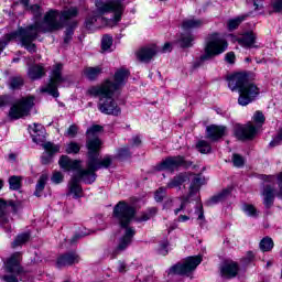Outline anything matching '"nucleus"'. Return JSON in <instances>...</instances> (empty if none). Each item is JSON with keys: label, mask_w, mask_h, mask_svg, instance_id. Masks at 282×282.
I'll list each match as a JSON object with an SVG mask.
<instances>
[{"label": "nucleus", "mask_w": 282, "mask_h": 282, "mask_svg": "<svg viewBox=\"0 0 282 282\" xmlns=\"http://www.w3.org/2000/svg\"><path fill=\"white\" fill-rule=\"evenodd\" d=\"M129 69L119 68L115 73L113 80L106 79L104 83L97 86H93L88 89L89 96L99 98L98 109L106 116H120L122 110L118 107V104L113 99L116 93L120 91L130 76Z\"/></svg>", "instance_id": "f257e3e1"}, {"label": "nucleus", "mask_w": 282, "mask_h": 282, "mask_svg": "<svg viewBox=\"0 0 282 282\" xmlns=\"http://www.w3.org/2000/svg\"><path fill=\"white\" fill-rule=\"evenodd\" d=\"M105 129L100 124L91 126L86 131V149L88 150V161H87V170L80 172V176L84 177L85 182L91 184V182H96V171H100V169H109L113 163V159L111 156L106 155L104 159L100 158V149H102V141L98 138L99 133H102Z\"/></svg>", "instance_id": "f03ea898"}, {"label": "nucleus", "mask_w": 282, "mask_h": 282, "mask_svg": "<svg viewBox=\"0 0 282 282\" xmlns=\"http://www.w3.org/2000/svg\"><path fill=\"white\" fill-rule=\"evenodd\" d=\"M112 217L117 219L120 228H124V234L119 239V243L112 252L113 259H116L120 252H124V250L131 246L133 237H135V229L133 227H129V224H131V221H133V217H135V207L124 200H121L113 207Z\"/></svg>", "instance_id": "7ed1b4c3"}, {"label": "nucleus", "mask_w": 282, "mask_h": 282, "mask_svg": "<svg viewBox=\"0 0 282 282\" xmlns=\"http://www.w3.org/2000/svg\"><path fill=\"white\" fill-rule=\"evenodd\" d=\"M96 10L89 13L85 20V28L87 30H93L94 25L98 19L105 21L107 23V19H105V14L112 13L113 14V23H120L122 21V14H124V0H95Z\"/></svg>", "instance_id": "20e7f679"}, {"label": "nucleus", "mask_w": 282, "mask_h": 282, "mask_svg": "<svg viewBox=\"0 0 282 282\" xmlns=\"http://www.w3.org/2000/svg\"><path fill=\"white\" fill-rule=\"evenodd\" d=\"M228 87L231 91H238V105L240 107H248L250 102L257 100V96L261 94L259 87L248 79V74L236 73L227 77Z\"/></svg>", "instance_id": "39448f33"}, {"label": "nucleus", "mask_w": 282, "mask_h": 282, "mask_svg": "<svg viewBox=\"0 0 282 282\" xmlns=\"http://www.w3.org/2000/svg\"><path fill=\"white\" fill-rule=\"evenodd\" d=\"M39 31L31 25L19 28L17 31L7 34L4 40L0 39V54L6 50L10 41L21 43L22 47H25L30 54H35L36 44H34V41L39 39Z\"/></svg>", "instance_id": "423d86ee"}, {"label": "nucleus", "mask_w": 282, "mask_h": 282, "mask_svg": "<svg viewBox=\"0 0 282 282\" xmlns=\"http://www.w3.org/2000/svg\"><path fill=\"white\" fill-rule=\"evenodd\" d=\"M58 164L61 169H64V171H77V174L73 176L70 178V182L68 183V195H73L75 199H79V197H83V187L80 186V180L85 184H94V182L87 183V181H85V177L80 175L83 171H87V169L80 170V164H83V161L72 160L69 156L63 155L61 156Z\"/></svg>", "instance_id": "0eeeda50"}, {"label": "nucleus", "mask_w": 282, "mask_h": 282, "mask_svg": "<svg viewBox=\"0 0 282 282\" xmlns=\"http://www.w3.org/2000/svg\"><path fill=\"white\" fill-rule=\"evenodd\" d=\"M228 50V42L224 37H219V34H210L206 39L204 52L205 54L200 56V61H210L215 56L224 54Z\"/></svg>", "instance_id": "6e6552de"}, {"label": "nucleus", "mask_w": 282, "mask_h": 282, "mask_svg": "<svg viewBox=\"0 0 282 282\" xmlns=\"http://www.w3.org/2000/svg\"><path fill=\"white\" fill-rule=\"evenodd\" d=\"M59 13L58 10L51 9L45 13L43 22H35L31 24V28L41 32H56L63 29V22L58 20Z\"/></svg>", "instance_id": "1a4fd4ad"}, {"label": "nucleus", "mask_w": 282, "mask_h": 282, "mask_svg": "<svg viewBox=\"0 0 282 282\" xmlns=\"http://www.w3.org/2000/svg\"><path fill=\"white\" fill-rule=\"evenodd\" d=\"M67 77H63V64H55L51 72L48 84L41 89L43 94H48L53 98H58V85L66 83Z\"/></svg>", "instance_id": "9d476101"}, {"label": "nucleus", "mask_w": 282, "mask_h": 282, "mask_svg": "<svg viewBox=\"0 0 282 282\" xmlns=\"http://www.w3.org/2000/svg\"><path fill=\"white\" fill-rule=\"evenodd\" d=\"M202 263V257H188L170 268L167 274H177L178 276H189L197 270V265Z\"/></svg>", "instance_id": "9b49d317"}, {"label": "nucleus", "mask_w": 282, "mask_h": 282, "mask_svg": "<svg viewBox=\"0 0 282 282\" xmlns=\"http://www.w3.org/2000/svg\"><path fill=\"white\" fill-rule=\"evenodd\" d=\"M32 107H34V97H23L15 101L10 108L9 117L11 118V120H19L21 118H25V116H30Z\"/></svg>", "instance_id": "f8f14e48"}, {"label": "nucleus", "mask_w": 282, "mask_h": 282, "mask_svg": "<svg viewBox=\"0 0 282 282\" xmlns=\"http://www.w3.org/2000/svg\"><path fill=\"white\" fill-rule=\"evenodd\" d=\"M180 166L191 169L193 162L186 161L182 155L169 156L156 166V171H171V173H173V171H177Z\"/></svg>", "instance_id": "ddd939ff"}, {"label": "nucleus", "mask_w": 282, "mask_h": 282, "mask_svg": "<svg viewBox=\"0 0 282 282\" xmlns=\"http://www.w3.org/2000/svg\"><path fill=\"white\" fill-rule=\"evenodd\" d=\"M257 131L259 128L252 122H248L247 124H236L234 133L238 140H252L257 135Z\"/></svg>", "instance_id": "4468645a"}, {"label": "nucleus", "mask_w": 282, "mask_h": 282, "mask_svg": "<svg viewBox=\"0 0 282 282\" xmlns=\"http://www.w3.org/2000/svg\"><path fill=\"white\" fill-rule=\"evenodd\" d=\"M21 252H14L10 258L4 262V270L9 274H23V267H21Z\"/></svg>", "instance_id": "2eb2a0df"}, {"label": "nucleus", "mask_w": 282, "mask_h": 282, "mask_svg": "<svg viewBox=\"0 0 282 282\" xmlns=\"http://www.w3.org/2000/svg\"><path fill=\"white\" fill-rule=\"evenodd\" d=\"M199 188H202V177L199 175H196L192 180L188 195L183 198V202H182L180 208H176L174 210L175 215H180V212L184 210V208L186 206V202H188V199H193V197H197V194L199 193Z\"/></svg>", "instance_id": "dca6fc26"}, {"label": "nucleus", "mask_w": 282, "mask_h": 282, "mask_svg": "<svg viewBox=\"0 0 282 282\" xmlns=\"http://www.w3.org/2000/svg\"><path fill=\"white\" fill-rule=\"evenodd\" d=\"M160 50L155 44H151L149 46L142 47L137 52V58L141 61V63H150V61L155 56Z\"/></svg>", "instance_id": "f3484780"}, {"label": "nucleus", "mask_w": 282, "mask_h": 282, "mask_svg": "<svg viewBox=\"0 0 282 282\" xmlns=\"http://www.w3.org/2000/svg\"><path fill=\"white\" fill-rule=\"evenodd\" d=\"M220 272L225 279H235V276L239 274V263L232 260H227L223 263Z\"/></svg>", "instance_id": "a211bd4d"}, {"label": "nucleus", "mask_w": 282, "mask_h": 282, "mask_svg": "<svg viewBox=\"0 0 282 282\" xmlns=\"http://www.w3.org/2000/svg\"><path fill=\"white\" fill-rule=\"evenodd\" d=\"M80 261L78 253L70 251L64 253L57 258L56 265L57 268H67L68 265H74Z\"/></svg>", "instance_id": "6ab92c4d"}, {"label": "nucleus", "mask_w": 282, "mask_h": 282, "mask_svg": "<svg viewBox=\"0 0 282 282\" xmlns=\"http://www.w3.org/2000/svg\"><path fill=\"white\" fill-rule=\"evenodd\" d=\"M263 205L267 209H270L271 206H274V197H276V189L274 185L267 184L262 191Z\"/></svg>", "instance_id": "aec40b11"}, {"label": "nucleus", "mask_w": 282, "mask_h": 282, "mask_svg": "<svg viewBox=\"0 0 282 282\" xmlns=\"http://www.w3.org/2000/svg\"><path fill=\"white\" fill-rule=\"evenodd\" d=\"M30 129L33 142L43 147V144H45V128L42 124L34 123L33 128L30 127Z\"/></svg>", "instance_id": "412c9836"}, {"label": "nucleus", "mask_w": 282, "mask_h": 282, "mask_svg": "<svg viewBox=\"0 0 282 282\" xmlns=\"http://www.w3.org/2000/svg\"><path fill=\"white\" fill-rule=\"evenodd\" d=\"M207 138L212 142H217V140L224 138L226 134V127L212 124L207 127Z\"/></svg>", "instance_id": "4be33fe9"}, {"label": "nucleus", "mask_w": 282, "mask_h": 282, "mask_svg": "<svg viewBox=\"0 0 282 282\" xmlns=\"http://www.w3.org/2000/svg\"><path fill=\"white\" fill-rule=\"evenodd\" d=\"M43 149L46 153L42 155L41 162L42 164H50L52 162V155H54V153H58L59 148L52 142H46L43 144Z\"/></svg>", "instance_id": "5701e85b"}, {"label": "nucleus", "mask_w": 282, "mask_h": 282, "mask_svg": "<svg viewBox=\"0 0 282 282\" xmlns=\"http://www.w3.org/2000/svg\"><path fill=\"white\" fill-rule=\"evenodd\" d=\"M230 193H232V188L227 187V188L223 189L220 193H218V194L214 195L212 198H209L206 202V205L215 206V204L226 202V199H228V197H230Z\"/></svg>", "instance_id": "b1692460"}, {"label": "nucleus", "mask_w": 282, "mask_h": 282, "mask_svg": "<svg viewBox=\"0 0 282 282\" xmlns=\"http://www.w3.org/2000/svg\"><path fill=\"white\" fill-rule=\"evenodd\" d=\"M28 76L31 80H39L45 76V67L43 65H33L29 67Z\"/></svg>", "instance_id": "393cba45"}, {"label": "nucleus", "mask_w": 282, "mask_h": 282, "mask_svg": "<svg viewBox=\"0 0 282 282\" xmlns=\"http://www.w3.org/2000/svg\"><path fill=\"white\" fill-rule=\"evenodd\" d=\"M83 74L88 80H96L100 74H102V67L95 66V67H86L83 70Z\"/></svg>", "instance_id": "a878e982"}, {"label": "nucleus", "mask_w": 282, "mask_h": 282, "mask_svg": "<svg viewBox=\"0 0 282 282\" xmlns=\"http://www.w3.org/2000/svg\"><path fill=\"white\" fill-rule=\"evenodd\" d=\"M47 180H50V176L47 175V173H43L36 185H35V192H34V196L35 197H41V193H43V191H45V184H47Z\"/></svg>", "instance_id": "bb28decb"}, {"label": "nucleus", "mask_w": 282, "mask_h": 282, "mask_svg": "<svg viewBox=\"0 0 282 282\" xmlns=\"http://www.w3.org/2000/svg\"><path fill=\"white\" fill-rule=\"evenodd\" d=\"M188 180L189 178L187 174H178L167 183L166 188H177V186H182V184H184L185 182H188Z\"/></svg>", "instance_id": "cd10ccee"}, {"label": "nucleus", "mask_w": 282, "mask_h": 282, "mask_svg": "<svg viewBox=\"0 0 282 282\" xmlns=\"http://www.w3.org/2000/svg\"><path fill=\"white\" fill-rule=\"evenodd\" d=\"M202 25H204V21L195 18L185 19L182 23L184 30H195V28H202Z\"/></svg>", "instance_id": "c85d7f7f"}, {"label": "nucleus", "mask_w": 282, "mask_h": 282, "mask_svg": "<svg viewBox=\"0 0 282 282\" xmlns=\"http://www.w3.org/2000/svg\"><path fill=\"white\" fill-rule=\"evenodd\" d=\"M254 41H257V36L253 33H247L238 40V43L242 47H254Z\"/></svg>", "instance_id": "c756f323"}, {"label": "nucleus", "mask_w": 282, "mask_h": 282, "mask_svg": "<svg viewBox=\"0 0 282 282\" xmlns=\"http://www.w3.org/2000/svg\"><path fill=\"white\" fill-rule=\"evenodd\" d=\"M76 17H78V8L72 7L68 10L62 11L61 21L62 23H67V21L76 19Z\"/></svg>", "instance_id": "7c9ffc66"}, {"label": "nucleus", "mask_w": 282, "mask_h": 282, "mask_svg": "<svg viewBox=\"0 0 282 282\" xmlns=\"http://www.w3.org/2000/svg\"><path fill=\"white\" fill-rule=\"evenodd\" d=\"M23 184V176H10L9 177V188L10 191H21Z\"/></svg>", "instance_id": "2f4dec72"}, {"label": "nucleus", "mask_w": 282, "mask_h": 282, "mask_svg": "<svg viewBox=\"0 0 282 282\" xmlns=\"http://www.w3.org/2000/svg\"><path fill=\"white\" fill-rule=\"evenodd\" d=\"M193 41L195 36L192 33H183L178 40L181 47H193Z\"/></svg>", "instance_id": "473e14b6"}, {"label": "nucleus", "mask_w": 282, "mask_h": 282, "mask_svg": "<svg viewBox=\"0 0 282 282\" xmlns=\"http://www.w3.org/2000/svg\"><path fill=\"white\" fill-rule=\"evenodd\" d=\"M259 248L262 252H271L272 248H274V240L267 236L261 239Z\"/></svg>", "instance_id": "72a5a7b5"}, {"label": "nucleus", "mask_w": 282, "mask_h": 282, "mask_svg": "<svg viewBox=\"0 0 282 282\" xmlns=\"http://www.w3.org/2000/svg\"><path fill=\"white\" fill-rule=\"evenodd\" d=\"M28 241H30V234L29 232L20 234L12 241L11 248H19V246H23V243H28Z\"/></svg>", "instance_id": "f704fd0d"}, {"label": "nucleus", "mask_w": 282, "mask_h": 282, "mask_svg": "<svg viewBox=\"0 0 282 282\" xmlns=\"http://www.w3.org/2000/svg\"><path fill=\"white\" fill-rule=\"evenodd\" d=\"M155 215H158V208H149L147 212H143L139 217H137V221H149V219H152V217H155Z\"/></svg>", "instance_id": "c9c22d12"}, {"label": "nucleus", "mask_w": 282, "mask_h": 282, "mask_svg": "<svg viewBox=\"0 0 282 282\" xmlns=\"http://www.w3.org/2000/svg\"><path fill=\"white\" fill-rule=\"evenodd\" d=\"M6 200L0 199V224L6 226L10 219L8 218V214L6 213Z\"/></svg>", "instance_id": "e433bc0d"}, {"label": "nucleus", "mask_w": 282, "mask_h": 282, "mask_svg": "<svg viewBox=\"0 0 282 282\" xmlns=\"http://www.w3.org/2000/svg\"><path fill=\"white\" fill-rule=\"evenodd\" d=\"M113 45V37L110 35H104L101 39V50L102 52H109Z\"/></svg>", "instance_id": "4c0bfd02"}, {"label": "nucleus", "mask_w": 282, "mask_h": 282, "mask_svg": "<svg viewBox=\"0 0 282 282\" xmlns=\"http://www.w3.org/2000/svg\"><path fill=\"white\" fill-rule=\"evenodd\" d=\"M246 17L247 15H240L238 18L229 20L228 21L229 30H237L239 28V25H241V23H243V21H246Z\"/></svg>", "instance_id": "58836bf2"}, {"label": "nucleus", "mask_w": 282, "mask_h": 282, "mask_svg": "<svg viewBox=\"0 0 282 282\" xmlns=\"http://www.w3.org/2000/svg\"><path fill=\"white\" fill-rule=\"evenodd\" d=\"M24 83L25 82L23 80V77H21V76L11 77L10 88L11 89H21V87H23Z\"/></svg>", "instance_id": "ea45409f"}, {"label": "nucleus", "mask_w": 282, "mask_h": 282, "mask_svg": "<svg viewBox=\"0 0 282 282\" xmlns=\"http://www.w3.org/2000/svg\"><path fill=\"white\" fill-rule=\"evenodd\" d=\"M78 25L77 21H72L70 26L66 30L65 36H64V43H69L72 41V37L74 36V28Z\"/></svg>", "instance_id": "a19ab883"}, {"label": "nucleus", "mask_w": 282, "mask_h": 282, "mask_svg": "<svg viewBox=\"0 0 282 282\" xmlns=\"http://www.w3.org/2000/svg\"><path fill=\"white\" fill-rule=\"evenodd\" d=\"M25 10H28V12H31V14L35 17V19H41L43 14V9H41V6L39 4L29 6Z\"/></svg>", "instance_id": "79ce46f5"}, {"label": "nucleus", "mask_w": 282, "mask_h": 282, "mask_svg": "<svg viewBox=\"0 0 282 282\" xmlns=\"http://www.w3.org/2000/svg\"><path fill=\"white\" fill-rule=\"evenodd\" d=\"M196 149L197 151H199V153H210L213 148L210 147V143H208L207 141L200 140L196 144Z\"/></svg>", "instance_id": "37998d69"}, {"label": "nucleus", "mask_w": 282, "mask_h": 282, "mask_svg": "<svg viewBox=\"0 0 282 282\" xmlns=\"http://www.w3.org/2000/svg\"><path fill=\"white\" fill-rule=\"evenodd\" d=\"M66 153L68 154H77L80 153V144L76 143V142H70L66 145Z\"/></svg>", "instance_id": "c03bdc74"}, {"label": "nucleus", "mask_w": 282, "mask_h": 282, "mask_svg": "<svg viewBox=\"0 0 282 282\" xmlns=\"http://www.w3.org/2000/svg\"><path fill=\"white\" fill-rule=\"evenodd\" d=\"M253 122L258 124V127H262L263 123L265 122V116L261 111H256L253 115Z\"/></svg>", "instance_id": "a18cd8bd"}, {"label": "nucleus", "mask_w": 282, "mask_h": 282, "mask_svg": "<svg viewBox=\"0 0 282 282\" xmlns=\"http://www.w3.org/2000/svg\"><path fill=\"white\" fill-rule=\"evenodd\" d=\"M232 162H234V166H236L237 169H241V166L246 164V160L243 159V156L239 154L232 155Z\"/></svg>", "instance_id": "49530a36"}, {"label": "nucleus", "mask_w": 282, "mask_h": 282, "mask_svg": "<svg viewBox=\"0 0 282 282\" xmlns=\"http://www.w3.org/2000/svg\"><path fill=\"white\" fill-rule=\"evenodd\" d=\"M166 195V187H160L154 194L155 202H163Z\"/></svg>", "instance_id": "de8ad7c7"}, {"label": "nucleus", "mask_w": 282, "mask_h": 282, "mask_svg": "<svg viewBox=\"0 0 282 282\" xmlns=\"http://www.w3.org/2000/svg\"><path fill=\"white\" fill-rule=\"evenodd\" d=\"M243 212L249 215V217H257V207L254 205H245L243 206Z\"/></svg>", "instance_id": "09e8293b"}, {"label": "nucleus", "mask_w": 282, "mask_h": 282, "mask_svg": "<svg viewBox=\"0 0 282 282\" xmlns=\"http://www.w3.org/2000/svg\"><path fill=\"white\" fill-rule=\"evenodd\" d=\"M77 134H78V126H76V123L70 124L66 131V135H68L69 138H76Z\"/></svg>", "instance_id": "8fccbe9b"}, {"label": "nucleus", "mask_w": 282, "mask_h": 282, "mask_svg": "<svg viewBox=\"0 0 282 282\" xmlns=\"http://www.w3.org/2000/svg\"><path fill=\"white\" fill-rule=\"evenodd\" d=\"M118 158H129L131 155V151H129V147H124L118 150Z\"/></svg>", "instance_id": "3c124183"}, {"label": "nucleus", "mask_w": 282, "mask_h": 282, "mask_svg": "<svg viewBox=\"0 0 282 282\" xmlns=\"http://www.w3.org/2000/svg\"><path fill=\"white\" fill-rule=\"evenodd\" d=\"M271 6L273 12H282V0H272Z\"/></svg>", "instance_id": "603ef678"}, {"label": "nucleus", "mask_w": 282, "mask_h": 282, "mask_svg": "<svg viewBox=\"0 0 282 282\" xmlns=\"http://www.w3.org/2000/svg\"><path fill=\"white\" fill-rule=\"evenodd\" d=\"M281 142H282V128H281L280 132L278 133L276 138L270 142V147H279V144H281Z\"/></svg>", "instance_id": "864d4df0"}, {"label": "nucleus", "mask_w": 282, "mask_h": 282, "mask_svg": "<svg viewBox=\"0 0 282 282\" xmlns=\"http://www.w3.org/2000/svg\"><path fill=\"white\" fill-rule=\"evenodd\" d=\"M242 263H252L254 261V252L248 251L246 257L241 259Z\"/></svg>", "instance_id": "5fc2aeb1"}, {"label": "nucleus", "mask_w": 282, "mask_h": 282, "mask_svg": "<svg viewBox=\"0 0 282 282\" xmlns=\"http://www.w3.org/2000/svg\"><path fill=\"white\" fill-rule=\"evenodd\" d=\"M52 182L54 184H61V182H63V173L61 172H55L52 176Z\"/></svg>", "instance_id": "6e6d98bb"}, {"label": "nucleus", "mask_w": 282, "mask_h": 282, "mask_svg": "<svg viewBox=\"0 0 282 282\" xmlns=\"http://www.w3.org/2000/svg\"><path fill=\"white\" fill-rule=\"evenodd\" d=\"M236 56H235V52H229L225 55V61L227 63H229L230 65H234L235 61H236Z\"/></svg>", "instance_id": "4d7b16f0"}, {"label": "nucleus", "mask_w": 282, "mask_h": 282, "mask_svg": "<svg viewBox=\"0 0 282 282\" xmlns=\"http://www.w3.org/2000/svg\"><path fill=\"white\" fill-rule=\"evenodd\" d=\"M17 276V274L12 273V275H2L1 279L6 282H19V279Z\"/></svg>", "instance_id": "13d9d810"}, {"label": "nucleus", "mask_w": 282, "mask_h": 282, "mask_svg": "<svg viewBox=\"0 0 282 282\" xmlns=\"http://www.w3.org/2000/svg\"><path fill=\"white\" fill-rule=\"evenodd\" d=\"M162 54H166L169 52H173V44L171 42H167L163 45L161 48Z\"/></svg>", "instance_id": "bf43d9fd"}, {"label": "nucleus", "mask_w": 282, "mask_h": 282, "mask_svg": "<svg viewBox=\"0 0 282 282\" xmlns=\"http://www.w3.org/2000/svg\"><path fill=\"white\" fill-rule=\"evenodd\" d=\"M278 186L280 188V191L278 193V197L282 198V172L278 176Z\"/></svg>", "instance_id": "052dcab7"}, {"label": "nucleus", "mask_w": 282, "mask_h": 282, "mask_svg": "<svg viewBox=\"0 0 282 282\" xmlns=\"http://www.w3.org/2000/svg\"><path fill=\"white\" fill-rule=\"evenodd\" d=\"M140 144H142V140L140 139V137L135 135L132 138V147H140Z\"/></svg>", "instance_id": "680f3d73"}, {"label": "nucleus", "mask_w": 282, "mask_h": 282, "mask_svg": "<svg viewBox=\"0 0 282 282\" xmlns=\"http://www.w3.org/2000/svg\"><path fill=\"white\" fill-rule=\"evenodd\" d=\"M118 270L119 272H127V263L119 261Z\"/></svg>", "instance_id": "e2e57ef3"}, {"label": "nucleus", "mask_w": 282, "mask_h": 282, "mask_svg": "<svg viewBox=\"0 0 282 282\" xmlns=\"http://www.w3.org/2000/svg\"><path fill=\"white\" fill-rule=\"evenodd\" d=\"M188 219H191V218L186 215L178 216V221H188Z\"/></svg>", "instance_id": "0e129e2a"}, {"label": "nucleus", "mask_w": 282, "mask_h": 282, "mask_svg": "<svg viewBox=\"0 0 282 282\" xmlns=\"http://www.w3.org/2000/svg\"><path fill=\"white\" fill-rule=\"evenodd\" d=\"M166 248H167V245H163L162 249L160 250V253L161 254H169V251L166 250Z\"/></svg>", "instance_id": "69168bd1"}, {"label": "nucleus", "mask_w": 282, "mask_h": 282, "mask_svg": "<svg viewBox=\"0 0 282 282\" xmlns=\"http://www.w3.org/2000/svg\"><path fill=\"white\" fill-rule=\"evenodd\" d=\"M20 3L26 9L30 6V0H20Z\"/></svg>", "instance_id": "338daca9"}, {"label": "nucleus", "mask_w": 282, "mask_h": 282, "mask_svg": "<svg viewBox=\"0 0 282 282\" xmlns=\"http://www.w3.org/2000/svg\"><path fill=\"white\" fill-rule=\"evenodd\" d=\"M198 219H204V207H200Z\"/></svg>", "instance_id": "774afa93"}]
</instances>
